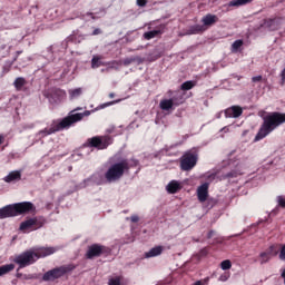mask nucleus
Masks as SVG:
<instances>
[{
  "label": "nucleus",
  "mask_w": 285,
  "mask_h": 285,
  "mask_svg": "<svg viewBox=\"0 0 285 285\" xmlns=\"http://www.w3.org/2000/svg\"><path fill=\"white\" fill-rule=\"evenodd\" d=\"M253 0H232L227 6L228 8H239V6H246V3H250Z\"/></svg>",
  "instance_id": "nucleus-21"
},
{
  "label": "nucleus",
  "mask_w": 285,
  "mask_h": 285,
  "mask_svg": "<svg viewBox=\"0 0 285 285\" xmlns=\"http://www.w3.org/2000/svg\"><path fill=\"white\" fill-rule=\"evenodd\" d=\"M108 285H126V283H124V277L116 276L109 279Z\"/></svg>",
  "instance_id": "nucleus-25"
},
{
  "label": "nucleus",
  "mask_w": 285,
  "mask_h": 285,
  "mask_svg": "<svg viewBox=\"0 0 285 285\" xmlns=\"http://www.w3.org/2000/svg\"><path fill=\"white\" fill-rule=\"evenodd\" d=\"M244 173V170L243 169H240V175Z\"/></svg>",
  "instance_id": "nucleus-44"
},
{
  "label": "nucleus",
  "mask_w": 285,
  "mask_h": 285,
  "mask_svg": "<svg viewBox=\"0 0 285 285\" xmlns=\"http://www.w3.org/2000/svg\"><path fill=\"white\" fill-rule=\"evenodd\" d=\"M244 46L243 40H235L232 45V52H239V49Z\"/></svg>",
  "instance_id": "nucleus-26"
},
{
  "label": "nucleus",
  "mask_w": 285,
  "mask_h": 285,
  "mask_svg": "<svg viewBox=\"0 0 285 285\" xmlns=\"http://www.w3.org/2000/svg\"><path fill=\"white\" fill-rule=\"evenodd\" d=\"M21 179V173L19 171H11L9 175L4 177V181L7 184H12L14 181H19Z\"/></svg>",
  "instance_id": "nucleus-20"
},
{
  "label": "nucleus",
  "mask_w": 285,
  "mask_h": 285,
  "mask_svg": "<svg viewBox=\"0 0 285 285\" xmlns=\"http://www.w3.org/2000/svg\"><path fill=\"white\" fill-rule=\"evenodd\" d=\"M195 166H197V154H185L180 160L181 170H193Z\"/></svg>",
  "instance_id": "nucleus-9"
},
{
  "label": "nucleus",
  "mask_w": 285,
  "mask_h": 285,
  "mask_svg": "<svg viewBox=\"0 0 285 285\" xmlns=\"http://www.w3.org/2000/svg\"><path fill=\"white\" fill-rule=\"evenodd\" d=\"M218 21L219 17H217V14L207 13L200 20V23L203 24H194L189 27L187 35H202V32H206V30L213 28V26H215V23Z\"/></svg>",
  "instance_id": "nucleus-5"
},
{
  "label": "nucleus",
  "mask_w": 285,
  "mask_h": 285,
  "mask_svg": "<svg viewBox=\"0 0 285 285\" xmlns=\"http://www.w3.org/2000/svg\"><path fill=\"white\" fill-rule=\"evenodd\" d=\"M282 124H285V114L281 112H271L263 117V125L261 126L256 137L255 141H261V139H264L275 130V128H278V126H282Z\"/></svg>",
  "instance_id": "nucleus-2"
},
{
  "label": "nucleus",
  "mask_w": 285,
  "mask_h": 285,
  "mask_svg": "<svg viewBox=\"0 0 285 285\" xmlns=\"http://www.w3.org/2000/svg\"><path fill=\"white\" fill-rule=\"evenodd\" d=\"M144 60L139 57H130L122 60L124 66H130V63H141Z\"/></svg>",
  "instance_id": "nucleus-23"
},
{
  "label": "nucleus",
  "mask_w": 285,
  "mask_h": 285,
  "mask_svg": "<svg viewBox=\"0 0 285 285\" xmlns=\"http://www.w3.org/2000/svg\"><path fill=\"white\" fill-rule=\"evenodd\" d=\"M94 35H99V29H96V30L94 31Z\"/></svg>",
  "instance_id": "nucleus-41"
},
{
  "label": "nucleus",
  "mask_w": 285,
  "mask_h": 285,
  "mask_svg": "<svg viewBox=\"0 0 285 285\" xmlns=\"http://www.w3.org/2000/svg\"><path fill=\"white\" fill-rule=\"evenodd\" d=\"M222 130H223L224 132H229V131H230V128L224 127Z\"/></svg>",
  "instance_id": "nucleus-38"
},
{
  "label": "nucleus",
  "mask_w": 285,
  "mask_h": 285,
  "mask_svg": "<svg viewBox=\"0 0 285 285\" xmlns=\"http://www.w3.org/2000/svg\"><path fill=\"white\" fill-rule=\"evenodd\" d=\"M274 255H277V250L275 249V246H271L267 250L262 252L258 256L259 264H268L271 262L272 257Z\"/></svg>",
  "instance_id": "nucleus-12"
},
{
  "label": "nucleus",
  "mask_w": 285,
  "mask_h": 285,
  "mask_svg": "<svg viewBox=\"0 0 285 285\" xmlns=\"http://www.w3.org/2000/svg\"><path fill=\"white\" fill-rule=\"evenodd\" d=\"M137 160L121 159L120 161L114 163L105 174L107 181H118L124 177V173L130 170L131 166H137Z\"/></svg>",
  "instance_id": "nucleus-3"
},
{
  "label": "nucleus",
  "mask_w": 285,
  "mask_h": 285,
  "mask_svg": "<svg viewBox=\"0 0 285 285\" xmlns=\"http://www.w3.org/2000/svg\"><path fill=\"white\" fill-rule=\"evenodd\" d=\"M191 88H195V82L193 81H186L181 85V90H191Z\"/></svg>",
  "instance_id": "nucleus-30"
},
{
  "label": "nucleus",
  "mask_w": 285,
  "mask_h": 285,
  "mask_svg": "<svg viewBox=\"0 0 285 285\" xmlns=\"http://www.w3.org/2000/svg\"><path fill=\"white\" fill-rule=\"evenodd\" d=\"M31 250L35 254L36 262L40 259V257H48V255H55V253H57V248L55 247H38Z\"/></svg>",
  "instance_id": "nucleus-11"
},
{
  "label": "nucleus",
  "mask_w": 285,
  "mask_h": 285,
  "mask_svg": "<svg viewBox=\"0 0 285 285\" xmlns=\"http://www.w3.org/2000/svg\"><path fill=\"white\" fill-rule=\"evenodd\" d=\"M276 202L281 208H285V197L284 196H277Z\"/></svg>",
  "instance_id": "nucleus-31"
},
{
  "label": "nucleus",
  "mask_w": 285,
  "mask_h": 285,
  "mask_svg": "<svg viewBox=\"0 0 285 285\" xmlns=\"http://www.w3.org/2000/svg\"><path fill=\"white\" fill-rule=\"evenodd\" d=\"M104 253V246L101 245H91L87 250L88 259H92V257H99Z\"/></svg>",
  "instance_id": "nucleus-14"
},
{
  "label": "nucleus",
  "mask_w": 285,
  "mask_h": 285,
  "mask_svg": "<svg viewBox=\"0 0 285 285\" xmlns=\"http://www.w3.org/2000/svg\"><path fill=\"white\" fill-rule=\"evenodd\" d=\"M6 138L3 137V135H0V145L1 144H3V140H4Z\"/></svg>",
  "instance_id": "nucleus-39"
},
{
  "label": "nucleus",
  "mask_w": 285,
  "mask_h": 285,
  "mask_svg": "<svg viewBox=\"0 0 285 285\" xmlns=\"http://www.w3.org/2000/svg\"><path fill=\"white\" fill-rule=\"evenodd\" d=\"M244 109L239 106H232L225 110V117L237 119V117H242Z\"/></svg>",
  "instance_id": "nucleus-13"
},
{
  "label": "nucleus",
  "mask_w": 285,
  "mask_h": 285,
  "mask_svg": "<svg viewBox=\"0 0 285 285\" xmlns=\"http://www.w3.org/2000/svg\"><path fill=\"white\" fill-rule=\"evenodd\" d=\"M167 193L169 195H175L178 190H181V183L177 180H171L167 186H166Z\"/></svg>",
  "instance_id": "nucleus-19"
},
{
  "label": "nucleus",
  "mask_w": 285,
  "mask_h": 285,
  "mask_svg": "<svg viewBox=\"0 0 285 285\" xmlns=\"http://www.w3.org/2000/svg\"><path fill=\"white\" fill-rule=\"evenodd\" d=\"M68 271H70V268L66 266H60V267L50 269L43 274L42 279L43 282H55V279H59V277H63V275H66Z\"/></svg>",
  "instance_id": "nucleus-8"
},
{
  "label": "nucleus",
  "mask_w": 285,
  "mask_h": 285,
  "mask_svg": "<svg viewBox=\"0 0 285 285\" xmlns=\"http://www.w3.org/2000/svg\"><path fill=\"white\" fill-rule=\"evenodd\" d=\"M43 224L37 218H29L20 224V230L23 233H31V230H38Z\"/></svg>",
  "instance_id": "nucleus-10"
},
{
  "label": "nucleus",
  "mask_w": 285,
  "mask_h": 285,
  "mask_svg": "<svg viewBox=\"0 0 285 285\" xmlns=\"http://www.w3.org/2000/svg\"><path fill=\"white\" fill-rule=\"evenodd\" d=\"M14 268V264H7L0 266V277H3V275H8V273L12 272Z\"/></svg>",
  "instance_id": "nucleus-22"
},
{
  "label": "nucleus",
  "mask_w": 285,
  "mask_h": 285,
  "mask_svg": "<svg viewBox=\"0 0 285 285\" xmlns=\"http://www.w3.org/2000/svg\"><path fill=\"white\" fill-rule=\"evenodd\" d=\"M164 253V246H156L145 253L146 259H150V257H159Z\"/></svg>",
  "instance_id": "nucleus-16"
},
{
  "label": "nucleus",
  "mask_w": 285,
  "mask_h": 285,
  "mask_svg": "<svg viewBox=\"0 0 285 285\" xmlns=\"http://www.w3.org/2000/svg\"><path fill=\"white\" fill-rule=\"evenodd\" d=\"M77 110H81V107L73 109L70 112V115H68L63 119L53 120L49 127L40 130L39 135L41 137H48V135H53V132H59L61 130H66V129L70 128L71 126H75V124H78V121H81V119H83V117H90V115H91L90 110H86L80 114H72V112H77Z\"/></svg>",
  "instance_id": "nucleus-1"
},
{
  "label": "nucleus",
  "mask_w": 285,
  "mask_h": 285,
  "mask_svg": "<svg viewBox=\"0 0 285 285\" xmlns=\"http://www.w3.org/2000/svg\"><path fill=\"white\" fill-rule=\"evenodd\" d=\"M147 3H148V0H137V6H139V8L146 7Z\"/></svg>",
  "instance_id": "nucleus-34"
},
{
  "label": "nucleus",
  "mask_w": 285,
  "mask_h": 285,
  "mask_svg": "<svg viewBox=\"0 0 285 285\" xmlns=\"http://www.w3.org/2000/svg\"><path fill=\"white\" fill-rule=\"evenodd\" d=\"M26 213H35V205L29 202L8 205L0 208V219H8V217H17Z\"/></svg>",
  "instance_id": "nucleus-4"
},
{
  "label": "nucleus",
  "mask_w": 285,
  "mask_h": 285,
  "mask_svg": "<svg viewBox=\"0 0 285 285\" xmlns=\"http://www.w3.org/2000/svg\"><path fill=\"white\" fill-rule=\"evenodd\" d=\"M264 78L262 76H254L252 78L253 83H259Z\"/></svg>",
  "instance_id": "nucleus-33"
},
{
  "label": "nucleus",
  "mask_w": 285,
  "mask_h": 285,
  "mask_svg": "<svg viewBox=\"0 0 285 285\" xmlns=\"http://www.w3.org/2000/svg\"><path fill=\"white\" fill-rule=\"evenodd\" d=\"M109 134H112V131H108Z\"/></svg>",
  "instance_id": "nucleus-45"
},
{
  "label": "nucleus",
  "mask_w": 285,
  "mask_h": 285,
  "mask_svg": "<svg viewBox=\"0 0 285 285\" xmlns=\"http://www.w3.org/2000/svg\"><path fill=\"white\" fill-rule=\"evenodd\" d=\"M13 262L14 264H18L19 268H26V266H30L31 264H35L37 259L35 258V254L32 249H30L16 256Z\"/></svg>",
  "instance_id": "nucleus-6"
},
{
  "label": "nucleus",
  "mask_w": 285,
  "mask_h": 285,
  "mask_svg": "<svg viewBox=\"0 0 285 285\" xmlns=\"http://www.w3.org/2000/svg\"><path fill=\"white\" fill-rule=\"evenodd\" d=\"M109 97H110V99H114L115 98V94H109Z\"/></svg>",
  "instance_id": "nucleus-40"
},
{
  "label": "nucleus",
  "mask_w": 285,
  "mask_h": 285,
  "mask_svg": "<svg viewBox=\"0 0 285 285\" xmlns=\"http://www.w3.org/2000/svg\"><path fill=\"white\" fill-rule=\"evenodd\" d=\"M130 220H131L134 224H137V222H139V216L132 215V216L130 217Z\"/></svg>",
  "instance_id": "nucleus-37"
},
{
  "label": "nucleus",
  "mask_w": 285,
  "mask_h": 285,
  "mask_svg": "<svg viewBox=\"0 0 285 285\" xmlns=\"http://www.w3.org/2000/svg\"><path fill=\"white\" fill-rule=\"evenodd\" d=\"M14 86H16L17 90H21L23 88V86H26V79L17 78L14 80Z\"/></svg>",
  "instance_id": "nucleus-29"
},
{
  "label": "nucleus",
  "mask_w": 285,
  "mask_h": 285,
  "mask_svg": "<svg viewBox=\"0 0 285 285\" xmlns=\"http://www.w3.org/2000/svg\"><path fill=\"white\" fill-rule=\"evenodd\" d=\"M228 277H230V275L223 274V275L219 276V282H228Z\"/></svg>",
  "instance_id": "nucleus-35"
},
{
  "label": "nucleus",
  "mask_w": 285,
  "mask_h": 285,
  "mask_svg": "<svg viewBox=\"0 0 285 285\" xmlns=\"http://www.w3.org/2000/svg\"><path fill=\"white\" fill-rule=\"evenodd\" d=\"M209 179H215V175L209 176Z\"/></svg>",
  "instance_id": "nucleus-42"
},
{
  "label": "nucleus",
  "mask_w": 285,
  "mask_h": 285,
  "mask_svg": "<svg viewBox=\"0 0 285 285\" xmlns=\"http://www.w3.org/2000/svg\"><path fill=\"white\" fill-rule=\"evenodd\" d=\"M281 79H282L281 85L284 86V83H285V68L281 72Z\"/></svg>",
  "instance_id": "nucleus-36"
},
{
  "label": "nucleus",
  "mask_w": 285,
  "mask_h": 285,
  "mask_svg": "<svg viewBox=\"0 0 285 285\" xmlns=\"http://www.w3.org/2000/svg\"><path fill=\"white\" fill-rule=\"evenodd\" d=\"M220 268L222 271H230V268H233V263H230L229 259L223 261L220 263Z\"/></svg>",
  "instance_id": "nucleus-27"
},
{
  "label": "nucleus",
  "mask_w": 285,
  "mask_h": 285,
  "mask_svg": "<svg viewBox=\"0 0 285 285\" xmlns=\"http://www.w3.org/2000/svg\"><path fill=\"white\" fill-rule=\"evenodd\" d=\"M197 196L199 202H206V199H208V183H205L197 188Z\"/></svg>",
  "instance_id": "nucleus-15"
},
{
  "label": "nucleus",
  "mask_w": 285,
  "mask_h": 285,
  "mask_svg": "<svg viewBox=\"0 0 285 285\" xmlns=\"http://www.w3.org/2000/svg\"><path fill=\"white\" fill-rule=\"evenodd\" d=\"M119 101H121V100L119 99V100L109 101V102H107V104L100 105L99 108H101V109L108 108V106H115V104H119Z\"/></svg>",
  "instance_id": "nucleus-32"
},
{
  "label": "nucleus",
  "mask_w": 285,
  "mask_h": 285,
  "mask_svg": "<svg viewBox=\"0 0 285 285\" xmlns=\"http://www.w3.org/2000/svg\"><path fill=\"white\" fill-rule=\"evenodd\" d=\"M68 95H69V100L75 101V100L79 99V97H81V95H83V88H81V87L71 88L68 90Z\"/></svg>",
  "instance_id": "nucleus-17"
},
{
  "label": "nucleus",
  "mask_w": 285,
  "mask_h": 285,
  "mask_svg": "<svg viewBox=\"0 0 285 285\" xmlns=\"http://www.w3.org/2000/svg\"><path fill=\"white\" fill-rule=\"evenodd\" d=\"M209 237H213V232L209 233Z\"/></svg>",
  "instance_id": "nucleus-43"
},
{
  "label": "nucleus",
  "mask_w": 285,
  "mask_h": 285,
  "mask_svg": "<svg viewBox=\"0 0 285 285\" xmlns=\"http://www.w3.org/2000/svg\"><path fill=\"white\" fill-rule=\"evenodd\" d=\"M99 66H101V57L94 56L91 59V68H99Z\"/></svg>",
  "instance_id": "nucleus-28"
},
{
  "label": "nucleus",
  "mask_w": 285,
  "mask_h": 285,
  "mask_svg": "<svg viewBox=\"0 0 285 285\" xmlns=\"http://www.w3.org/2000/svg\"><path fill=\"white\" fill-rule=\"evenodd\" d=\"M173 106H179V104H176L175 98L163 99L159 104L161 110H171Z\"/></svg>",
  "instance_id": "nucleus-18"
},
{
  "label": "nucleus",
  "mask_w": 285,
  "mask_h": 285,
  "mask_svg": "<svg viewBox=\"0 0 285 285\" xmlns=\"http://www.w3.org/2000/svg\"><path fill=\"white\" fill-rule=\"evenodd\" d=\"M158 35H161L160 30H153L149 32H145L144 38L147 39V41H150V39H155V37H158Z\"/></svg>",
  "instance_id": "nucleus-24"
},
{
  "label": "nucleus",
  "mask_w": 285,
  "mask_h": 285,
  "mask_svg": "<svg viewBox=\"0 0 285 285\" xmlns=\"http://www.w3.org/2000/svg\"><path fill=\"white\" fill-rule=\"evenodd\" d=\"M112 144V138L110 137H94L88 139L87 147L98 148V150H104Z\"/></svg>",
  "instance_id": "nucleus-7"
}]
</instances>
